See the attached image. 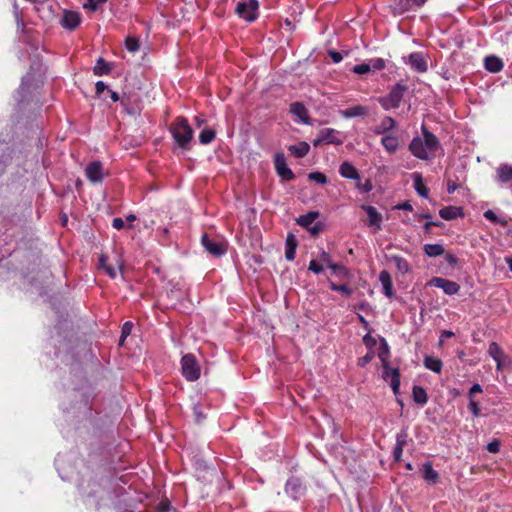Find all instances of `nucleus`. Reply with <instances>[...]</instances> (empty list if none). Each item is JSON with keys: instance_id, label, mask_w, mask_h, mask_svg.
I'll use <instances>...</instances> for the list:
<instances>
[{"instance_id": "obj_1", "label": "nucleus", "mask_w": 512, "mask_h": 512, "mask_svg": "<svg viewBox=\"0 0 512 512\" xmlns=\"http://www.w3.org/2000/svg\"><path fill=\"white\" fill-rule=\"evenodd\" d=\"M423 138L416 136L410 142L408 149L411 154L423 161L432 160L441 148L440 141L425 125L421 127Z\"/></svg>"}, {"instance_id": "obj_2", "label": "nucleus", "mask_w": 512, "mask_h": 512, "mask_svg": "<svg viewBox=\"0 0 512 512\" xmlns=\"http://www.w3.org/2000/svg\"><path fill=\"white\" fill-rule=\"evenodd\" d=\"M378 357L383 367V379L390 380V386L395 394L398 393L400 387V371L398 368H391L389 363L390 348L385 338L380 339V348Z\"/></svg>"}, {"instance_id": "obj_3", "label": "nucleus", "mask_w": 512, "mask_h": 512, "mask_svg": "<svg viewBox=\"0 0 512 512\" xmlns=\"http://www.w3.org/2000/svg\"><path fill=\"white\" fill-rule=\"evenodd\" d=\"M170 132L181 149L189 150L194 131L185 117H177L170 126Z\"/></svg>"}, {"instance_id": "obj_4", "label": "nucleus", "mask_w": 512, "mask_h": 512, "mask_svg": "<svg viewBox=\"0 0 512 512\" xmlns=\"http://www.w3.org/2000/svg\"><path fill=\"white\" fill-rule=\"evenodd\" d=\"M408 90L406 84L396 83L387 96L379 99L384 110L396 109L400 106L404 93Z\"/></svg>"}, {"instance_id": "obj_5", "label": "nucleus", "mask_w": 512, "mask_h": 512, "mask_svg": "<svg viewBox=\"0 0 512 512\" xmlns=\"http://www.w3.org/2000/svg\"><path fill=\"white\" fill-rule=\"evenodd\" d=\"M182 374L188 381H196L200 377V366L196 360V357L189 353L181 359Z\"/></svg>"}, {"instance_id": "obj_6", "label": "nucleus", "mask_w": 512, "mask_h": 512, "mask_svg": "<svg viewBox=\"0 0 512 512\" xmlns=\"http://www.w3.org/2000/svg\"><path fill=\"white\" fill-rule=\"evenodd\" d=\"M85 175L92 184H101L108 175L101 161H92L85 168Z\"/></svg>"}, {"instance_id": "obj_7", "label": "nucleus", "mask_w": 512, "mask_h": 512, "mask_svg": "<svg viewBox=\"0 0 512 512\" xmlns=\"http://www.w3.org/2000/svg\"><path fill=\"white\" fill-rule=\"evenodd\" d=\"M258 1L248 0L246 2H239L236 6V13L239 17L245 19L248 22L256 20L258 14Z\"/></svg>"}, {"instance_id": "obj_8", "label": "nucleus", "mask_w": 512, "mask_h": 512, "mask_svg": "<svg viewBox=\"0 0 512 512\" xmlns=\"http://www.w3.org/2000/svg\"><path fill=\"white\" fill-rule=\"evenodd\" d=\"M201 243L205 250L214 257H220L226 252V244L223 241L211 239L206 233L202 235Z\"/></svg>"}, {"instance_id": "obj_9", "label": "nucleus", "mask_w": 512, "mask_h": 512, "mask_svg": "<svg viewBox=\"0 0 512 512\" xmlns=\"http://www.w3.org/2000/svg\"><path fill=\"white\" fill-rule=\"evenodd\" d=\"M274 165L277 174L284 181H291L295 178V174L293 171L287 166L285 155L281 152H278L274 156Z\"/></svg>"}, {"instance_id": "obj_10", "label": "nucleus", "mask_w": 512, "mask_h": 512, "mask_svg": "<svg viewBox=\"0 0 512 512\" xmlns=\"http://www.w3.org/2000/svg\"><path fill=\"white\" fill-rule=\"evenodd\" d=\"M430 285L442 289L447 295H455L460 290V285L457 282L441 277L432 278Z\"/></svg>"}, {"instance_id": "obj_11", "label": "nucleus", "mask_w": 512, "mask_h": 512, "mask_svg": "<svg viewBox=\"0 0 512 512\" xmlns=\"http://www.w3.org/2000/svg\"><path fill=\"white\" fill-rule=\"evenodd\" d=\"M286 493L294 500L299 499L305 493V486L299 478H290L285 485Z\"/></svg>"}, {"instance_id": "obj_12", "label": "nucleus", "mask_w": 512, "mask_h": 512, "mask_svg": "<svg viewBox=\"0 0 512 512\" xmlns=\"http://www.w3.org/2000/svg\"><path fill=\"white\" fill-rule=\"evenodd\" d=\"M81 23V14L75 11L65 10L60 24L69 31L75 30Z\"/></svg>"}, {"instance_id": "obj_13", "label": "nucleus", "mask_w": 512, "mask_h": 512, "mask_svg": "<svg viewBox=\"0 0 512 512\" xmlns=\"http://www.w3.org/2000/svg\"><path fill=\"white\" fill-rule=\"evenodd\" d=\"M408 64L419 73H424L428 69L427 61L421 52L411 53L408 57Z\"/></svg>"}, {"instance_id": "obj_14", "label": "nucleus", "mask_w": 512, "mask_h": 512, "mask_svg": "<svg viewBox=\"0 0 512 512\" xmlns=\"http://www.w3.org/2000/svg\"><path fill=\"white\" fill-rule=\"evenodd\" d=\"M368 216V226L374 227L375 230L381 229L382 215L377 211L374 206L362 205L361 207Z\"/></svg>"}, {"instance_id": "obj_15", "label": "nucleus", "mask_w": 512, "mask_h": 512, "mask_svg": "<svg viewBox=\"0 0 512 512\" xmlns=\"http://www.w3.org/2000/svg\"><path fill=\"white\" fill-rule=\"evenodd\" d=\"M396 127V121L390 116H385L381 122L374 127L373 132L376 135H389V132Z\"/></svg>"}, {"instance_id": "obj_16", "label": "nucleus", "mask_w": 512, "mask_h": 512, "mask_svg": "<svg viewBox=\"0 0 512 512\" xmlns=\"http://www.w3.org/2000/svg\"><path fill=\"white\" fill-rule=\"evenodd\" d=\"M339 173L346 179L360 181L358 170L349 162H343L339 167Z\"/></svg>"}, {"instance_id": "obj_17", "label": "nucleus", "mask_w": 512, "mask_h": 512, "mask_svg": "<svg viewBox=\"0 0 512 512\" xmlns=\"http://www.w3.org/2000/svg\"><path fill=\"white\" fill-rule=\"evenodd\" d=\"M379 280L383 286V293L385 294V296L388 298H392L394 295L393 283L389 272L386 270L381 271L379 274Z\"/></svg>"}, {"instance_id": "obj_18", "label": "nucleus", "mask_w": 512, "mask_h": 512, "mask_svg": "<svg viewBox=\"0 0 512 512\" xmlns=\"http://www.w3.org/2000/svg\"><path fill=\"white\" fill-rule=\"evenodd\" d=\"M381 144L389 154H394L400 145L399 138L393 134L384 135Z\"/></svg>"}, {"instance_id": "obj_19", "label": "nucleus", "mask_w": 512, "mask_h": 512, "mask_svg": "<svg viewBox=\"0 0 512 512\" xmlns=\"http://www.w3.org/2000/svg\"><path fill=\"white\" fill-rule=\"evenodd\" d=\"M322 135V141L325 144H334L341 145L343 143L342 139L338 137V131L333 128H324L320 130Z\"/></svg>"}, {"instance_id": "obj_20", "label": "nucleus", "mask_w": 512, "mask_h": 512, "mask_svg": "<svg viewBox=\"0 0 512 512\" xmlns=\"http://www.w3.org/2000/svg\"><path fill=\"white\" fill-rule=\"evenodd\" d=\"M439 215L444 220H453L463 216V210L457 206H446L439 210Z\"/></svg>"}, {"instance_id": "obj_21", "label": "nucleus", "mask_w": 512, "mask_h": 512, "mask_svg": "<svg viewBox=\"0 0 512 512\" xmlns=\"http://www.w3.org/2000/svg\"><path fill=\"white\" fill-rule=\"evenodd\" d=\"M416 7L412 0H394L392 6L395 15H402L408 11L414 10Z\"/></svg>"}, {"instance_id": "obj_22", "label": "nucleus", "mask_w": 512, "mask_h": 512, "mask_svg": "<svg viewBox=\"0 0 512 512\" xmlns=\"http://www.w3.org/2000/svg\"><path fill=\"white\" fill-rule=\"evenodd\" d=\"M297 240L293 234H289L285 242V258L288 261H293L296 255Z\"/></svg>"}, {"instance_id": "obj_23", "label": "nucleus", "mask_w": 512, "mask_h": 512, "mask_svg": "<svg viewBox=\"0 0 512 512\" xmlns=\"http://www.w3.org/2000/svg\"><path fill=\"white\" fill-rule=\"evenodd\" d=\"M484 66L489 72L496 73L503 69V62L497 56L490 55L485 58Z\"/></svg>"}, {"instance_id": "obj_24", "label": "nucleus", "mask_w": 512, "mask_h": 512, "mask_svg": "<svg viewBox=\"0 0 512 512\" xmlns=\"http://www.w3.org/2000/svg\"><path fill=\"white\" fill-rule=\"evenodd\" d=\"M112 70V64L107 62L104 58L100 57L96 61V64L93 68V73L96 76H104L108 75Z\"/></svg>"}, {"instance_id": "obj_25", "label": "nucleus", "mask_w": 512, "mask_h": 512, "mask_svg": "<svg viewBox=\"0 0 512 512\" xmlns=\"http://www.w3.org/2000/svg\"><path fill=\"white\" fill-rule=\"evenodd\" d=\"M290 112L297 116L304 123H308V110L301 102H294L290 105Z\"/></svg>"}, {"instance_id": "obj_26", "label": "nucleus", "mask_w": 512, "mask_h": 512, "mask_svg": "<svg viewBox=\"0 0 512 512\" xmlns=\"http://www.w3.org/2000/svg\"><path fill=\"white\" fill-rule=\"evenodd\" d=\"M497 177L499 181L503 184H506L512 179V166L509 164H501L497 170Z\"/></svg>"}, {"instance_id": "obj_27", "label": "nucleus", "mask_w": 512, "mask_h": 512, "mask_svg": "<svg viewBox=\"0 0 512 512\" xmlns=\"http://www.w3.org/2000/svg\"><path fill=\"white\" fill-rule=\"evenodd\" d=\"M288 149L291 152V154L296 158H302L308 154L310 146L307 142L302 141L296 145L289 146Z\"/></svg>"}, {"instance_id": "obj_28", "label": "nucleus", "mask_w": 512, "mask_h": 512, "mask_svg": "<svg viewBox=\"0 0 512 512\" xmlns=\"http://www.w3.org/2000/svg\"><path fill=\"white\" fill-rule=\"evenodd\" d=\"M423 250H424V253L428 257H438V256L445 254L444 246L442 244H438V243L425 244L423 246Z\"/></svg>"}, {"instance_id": "obj_29", "label": "nucleus", "mask_w": 512, "mask_h": 512, "mask_svg": "<svg viewBox=\"0 0 512 512\" xmlns=\"http://www.w3.org/2000/svg\"><path fill=\"white\" fill-rule=\"evenodd\" d=\"M413 180H414V188L417 191V193L421 197L427 198L428 194H429V189L424 184L422 175L420 173H414Z\"/></svg>"}, {"instance_id": "obj_30", "label": "nucleus", "mask_w": 512, "mask_h": 512, "mask_svg": "<svg viewBox=\"0 0 512 512\" xmlns=\"http://www.w3.org/2000/svg\"><path fill=\"white\" fill-rule=\"evenodd\" d=\"M423 363L426 369L435 373H440L443 367L442 361L433 356H426Z\"/></svg>"}, {"instance_id": "obj_31", "label": "nucleus", "mask_w": 512, "mask_h": 512, "mask_svg": "<svg viewBox=\"0 0 512 512\" xmlns=\"http://www.w3.org/2000/svg\"><path fill=\"white\" fill-rule=\"evenodd\" d=\"M318 216H319L318 211H310L307 214L301 215L297 219V223L300 226H302L306 229H309V226H311L314 223V221L318 218Z\"/></svg>"}, {"instance_id": "obj_32", "label": "nucleus", "mask_w": 512, "mask_h": 512, "mask_svg": "<svg viewBox=\"0 0 512 512\" xmlns=\"http://www.w3.org/2000/svg\"><path fill=\"white\" fill-rule=\"evenodd\" d=\"M367 114V108L362 105H355L342 111V115L345 118H353L364 116Z\"/></svg>"}, {"instance_id": "obj_33", "label": "nucleus", "mask_w": 512, "mask_h": 512, "mask_svg": "<svg viewBox=\"0 0 512 512\" xmlns=\"http://www.w3.org/2000/svg\"><path fill=\"white\" fill-rule=\"evenodd\" d=\"M488 353L497 362L498 368H500L502 358L504 357L503 349L496 342H492L489 345Z\"/></svg>"}, {"instance_id": "obj_34", "label": "nucleus", "mask_w": 512, "mask_h": 512, "mask_svg": "<svg viewBox=\"0 0 512 512\" xmlns=\"http://www.w3.org/2000/svg\"><path fill=\"white\" fill-rule=\"evenodd\" d=\"M391 261L394 263L397 270L402 274H406L410 271V264L404 257L394 255L391 257Z\"/></svg>"}, {"instance_id": "obj_35", "label": "nucleus", "mask_w": 512, "mask_h": 512, "mask_svg": "<svg viewBox=\"0 0 512 512\" xmlns=\"http://www.w3.org/2000/svg\"><path fill=\"white\" fill-rule=\"evenodd\" d=\"M108 257L105 254H101L99 257L98 267L103 269L105 273L112 279H114L117 275L116 270L113 266L107 263Z\"/></svg>"}, {"instance_id": "obj_36", "label": "nucleus", "mask_w": 512, "mask_h": 512, "mask_svg": "<svg viewBox=\"0 0 512 512\" xmlns=\"http://www.w3.org/2000/svg\"><path fill=\"white\" fill-rule=\"evenodd\" d=\"M423 477L428 482L436 483L439 478V474L433 469L430 463H425L423 465Z\"/></svg>"}, {"instance_id": "obj_37", "label": "nucleus", "mask_w": 512, "mask_h": 512, "mask_svg": "<svg viewBox=\"0 0 512 512\" xmlns=\"http://www.w3.org/2000/svg\"><path fill=\"white\" fill-rule=\"evenodd\" d=\"M216 137V132L214 129L206 128L202 130L199 134V141L203 145L210 144Z\"/></svg>"}, {"instance_id": "obj_38", "label": "nucleus", "mask_w": 512, "mask_h": 512, "mask_svg": "<svg viewBox=\"0 0 512 512\" xmlns=\"http://www.w3.org/2000/svg\"><path fill=\"white\" fill-rule=\"evenodd\" d=\"M413 398L418 404H425L427 402V393L421 386L413 387Z\"/></svg>"}, {"instance_id": "obj_39", "label": "nucleus", "mask_w": 512, "mask_h": 512, "mask_svg": "<svg viewBox=\"0 0 512 512\" xmlns=\"http://www.w3.org/2000/svg\"><path fill=\"white\" fill-rule=\"evenodd\" d=\"M330 289L332 291L341 292L346 296H350L353 290L346 284H336L334 282H330Z\"/></svg>"}, {"instance_id": "obj_40", "label": "nucleus", "mask_w": 512, "mask_h": 512, "mask_svg": "<svg viewBox=\"0 0 512 512\" xmlns=\"http://www.w3.org/2000/svg\"><path fill=\"white\" fill-rule=\"evenodd\" d=\"M132 329H133L132 322L127 321L123 324L122 329H121V338H120V343H119L120 345H122L123 342L125 341V339L131 334Z\"/></svg>"}, {"instance_id": "obj_41", "label": "nucleus", "mask_w": 512, "mask_h": 512, "mask_svg": "<svg viewBox=\"0 0 512 512\" xmlns=\"http://www.w3.org/2000/svg\"><path fill=\"white\" fill-rule=\"evenodd\" d=\"M126 49L130 52H135L139 49V40L135 37H127L125 40Z\"/></svg>"}, {"instance_id": "obj_42", "label": "nucleus", "mask_w": 512, "mask_h": 512, "mask_svg": "<svg viewBox=\"0 0 512 512\" xmlns=\"http://www.w3.org/2000/svg\"><path fill=\"white\" fill-rule=\"evenodd\" d=\"M308 177L319 184H326L328 182L326 175L321 172H311Z\"/></svg>"}, {"instance_id": "obj_43", "label": "nucleus", "mask_w": 512, "mask_h": 512, "mask_svg": "<svg viewBox=\"0 0 512 512\" xmlns=\"http://www.w3.org/2000/svg\"><path fill=\"white\" fill-rule=\"evenodd\" d=\"M484 217H485L487 220H489V221H491L492 223H494V224L506 225V222H505V221H501V220L499 219V217L495 214V212H494V211H492V210H487V211H485V212H484Z\"/></svg>"}, {"instance_id": "obj_44", "label": "nucleus", "mask_w": 512, "mask_h": 512, "mask_svg": "<svg viewBox=\"0 0 512 512\" xmlns=\"http://www.w3.org/2000/svg\"><path fill=\"white\" fill-rule=\"evenodd\" d=\"M369 65H371V70L378 71L385 68V61L382 58H375L369 61Z\"/></svg>"}, {"instance_id": "obj_45", "label": "nucleus", "mask_w": 512, "mask_h": 512, "mask_svg": "<svg viewBox=\"0 0 512 512\" xmlns=\"http://www.w3.org/2000/svg\"><path fill=\"white\" fill-rule=\"evenodd\" d=\"M356 188L361 193H369L372 190V184H371L370 179H366V181L364 183H362L361 180L357 181Z\"/></svg>"}, {"instance_id": "obj_46", "label": "nucleus", "mask_w": 512, "mask_h": 512, "mask_svg": "<svg viewBox=\"0 0 512 512\" xmlns=\"http://www.w3.org/2000/svg\"><path fill=\"white\" fill-rule=\"evenodd\" d=\"M352 71L360 75L366 74L371 71V65H369V63L358 64L353 67Z\"/></svg>"}, {"instance_id": "obj_47", "label": "nucleus", "mask_w": 512, "mask_h": 512, "mask_svg": "<svg viewBox=\"0 0 512 512\" xmlns=\"http://www.w3.org/2000/svg\"><path fill=\"white\" fill-rule=\"evenodd\" d=\"M375 356V353L373 351H369L364 355L363 357L359 358L358 365L360 367H365L368 363H370Z\"/></svg>"}, {"instance_id": "obj_48", "label": "nucleus", "mask_w": 512, "mask_h": 512, "mask_svg": "<svg viewBox=\"0 0 512 512\" xmlns=\"http://www.w3.org/2000/svg\"><path fill=\"white\" fill-rule=\"evenodd\" d=\"M319 262H321L322 265H325L329 268L334 264L331 260V256L329 253L322 251L319 255Z\"/></svg>"}, {"instance_id": "obj_49", "label": "nucleus", "mask_w": 512, "mask_h": 512, "mask_svg": "<svg viewBox=\"0 0 512 512\" xmlns=\"http://www.w3.org/2000/svg\"><path fill=\"white\" fill-rule=\"evenodd\" d=\"M363 343L365 344V346L370 350L372 351V349L376 346L377 344V340L372 337L370 334H366L364 337H363Z\"/></svg>"}, {"instance_id": "obj_50", "label": "nucleus", "mask_w": 512, "mask_h": 512, "mask_svg": "<svg viewBox=\"0 0 512 512\" xmlns=\"http://www.w3.org/2000/svg\"><path fill=\"white\" fill-rule=\"evenodd\" d=\"M308 269L315 274H319L323 271V265L317 260H311Z\"/></svg>"}, {"instance_id": "obj_51", "label": "nucleus", "mask_w": 512, "mask_h": 512, "mask_svg": "<svg viewBox=\"0 0 512 512\" xmlns=\"http://www.w3.org/2000/svg\"><path fill=\"white\" fill-rule=\"evenodd\" d=\"M435 227H443L444 224L440 221H428L424 224L423 229L426 233H431V228Z\"/></svg>"}, {"instance_id": "obj_52", "label": "nucleus", "mask_w": 512, "mask_h": 512, "mask_svg": "<svg viewBox=\"0 0 512 512\" xmlns=\"http://www.w3.org/2000/svg\"><path fill=\"white\" fill-rule=\"evenodd\" d=\"M407 434L405 431H401L396 436V446L403 447L406 445Z\"/></svg>"}, {"instance_id": "obj_53", "label": "nucleus", "mask_w": 512, "mask_h": 512, "mask_svg": "<svg viewBox=\"0 0 512 512\" xmlns=\"http://www.w3.org/2000/svg\"><path fill=\"white\" fill-rule=\"evenodd\" d=\"M486 449L490 453H497L500 449V442L498 440H493L487 444Z\"/></svg>"}, {"instance_id": "obj_54", "label": "nucleus", "mask_w": 512, "mask_h": 512, "mask_svg": "<svg viewBox=\"0 0 512 512\" xmlns=\"http://www.w3.org/2000/svg\"><path fill=\"white\" fill-rule=\"evenodd\" d=\"M444 257H445V260L446 262L450 265V266H456L459 262L458 258L452 254V253H445L443 254Z\"/></svg>"}, {"instance_id": "obj_55", "label": "nucleus", "mask_w": 512, "mask_h": 512, "mask_svg": "<svg viewBox=\"0 0 512 512\" xmlns=\"http://www.w3.org/2000/svg\"><path fill=\"white\" fill-rule=\"evenodd\" d=\"M86 4L84 5L86 8H90L91 10H96L99 4L105 3L107 0H86Z\"/></svg>"}, {"instance_id": "obj_56", "label": "nucleus", "mask_w": 512, "mask_h": 512, "mask_svg": "<svg viewBox=\"0 0 512 512\" xmlns=\"http://www.w3.org/2000/svg\"><path fill=\"white\" fill-rule=\"evenodd\" d=\"M107 89H108V87L106 86V84L103 81L96 82L95 90H96L97 96H100Z\"/></svg>"}, {"instance_id": "obj_57", "label": "nucleus", "mask_w": 512, "mask_h": 512, "mask_svg": "<svg viewBox=\"0 0 512 512\" xmlns=\"http://www.w3.org/2000/svg\"><path fill=\"white\" fill-rule=\"evenodd\" d=\"M335 274H347V270L344 266L334 263L331 268Z\"/></svg>"}, {"instance_id": "obj_58", "label": "nucleus", "mask_w": 512, "mask_h": 512, "mask_svg": "<svg viewBox=\"0 0 512 512\" xmlns=\"http://www.w3.org/2000/svg\"><path fill=\"white\" fill-rule=\"evenodd\" d=\"M124 221L122 218H114L112 220V227L115 228L116 230H121L124 228Z\"/></svg>"}, {"instance_id": "obj_59", "label": "nucleus", "mask_w": 512, "mask_h": 512, "mask_svg": "<svg viewBox=\"0 0 512 512\" xmlns=\"http://www.w3.org/2000/svg\"><path fill=\"white\" fill-rule=\"evenodd\" d=\"M469 399H470L469 409L474 415H477L480 411L478 403L474 400V398H469Z\"/></svg>"}, {"instance_id": "obj_60", "label": "nucleus", "mask_w": 512, "mask_h": 512, "mask_svg": "<svg viewBox=\"0 0 512 512\" xmlns=\"http://www.w3.org/2000/svg\"><path fill=\"white\" fill-rule=\"evenodd\" d=\"M329 56L331 57L334 63H339L343 59L341 53L334 50L329 51Z\"/></svg>"}, {"instance_id": "obj_61", "label": "nucleus", "mask_w": 512, "mask_h": 512, "mask_svg": "<svg viewBox=\"0 0 512 512\" xmlns=\"http://www.w3.org/2000/svg\"><path fill=\"white\" fill-rule=\"evenodd\" d=\"M482 387L480 384H474L469 390V398H473L476 393H481Z\"/></svg>"}, {"instance_id": "obj_62", "label": "nucleus", "mask_w": 512, "mask_h": 512, "mask_svg": "<svg viewBox=\"0 0 512 512\" xmlns=\"http://www.w3.org/2000/svg\"><path fill=\"white\" fill-rule=\"evenodd\" d=\"M402 452H403V447L395 445L394 450H393V456H394L395 461H400Z\"/></svg>"}, {"instance_id": "obj_63", "label": "nucleus", "mask_w": 512, "mask_h": 512, "mask_svg": "<svg viewBox=\"0 0 512 512\" xmlns=\"http://www.w3.org/2000/svg\"><path fill=\"white\" fill-rule=\"evenodd\" d=\"M457 189H458V185L455 182H453L451 180L447 181V192L449 194H453Z\"/></svg>"}, {"instance_id": "obj_64", "label": "nucleus", "mask_w": 512, "mask_h": 512, "mask_svg": "<svg viewBox=\"0 0 512 512\" xmlns=\"http://www.w3.org/2000/svg\"><path fill=\"white\" fill-rule=\"evenodd\" d=\"M308 230L312 235H317L322 230V224L317 223L313 226L311 225Z\"/></svg>"}]
</instances>
